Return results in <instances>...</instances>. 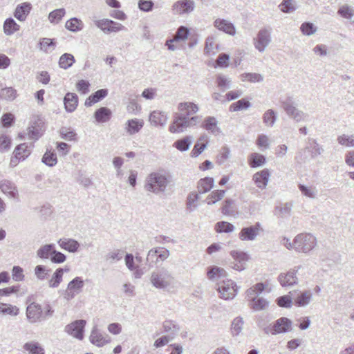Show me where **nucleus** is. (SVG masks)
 <instances>
[{"mask_svg": "<svg viewBox=\"0 0 354 354\" xmlns=\"http://www.w3.org/2000/svg\"><path fill=\"white\" fill-rule=\"evenodd\" d=\"M171 182V176L169 174L162 171H154L146 178L144 188L147 192L159 194L166 191Z\"/></svg>", "mask_w": 354, "mask_h": 354, "instance_id": "f257e3e1", "label": "nucleus"}, {"mask_svg": "<svg viewBox=\"0 0 354 354\" xmlns=\"http://www.w3.org/2000/svg\"><path fill=\"white\" fill-rule=\"evenodd\" d=\"M265 284L257 283L245 292V298L248 302V306L254 311L264 310L268 308L269 301L259 295L265 289Z\"/></svg>", "mask_w": 354, "mask_h": 354, "instance_id": "f03ea898", "label": "nucleus"}, {"mask_svg": "<svg viewBox=\"0 0 354 354\" xmlns=\"http://www.w3.org/2000/svg\"><path fill=\"white\" fill-rule=\"evenodd\" d=\"M149 281L154 288L164 290L173 288L175 283V278L172 272L165 267L152 271Z\"/></svg>", "mask_w": 354, "mask_h": 354, "instance_id": "7ed1b4c3", "label": "nucleus"}, {"mask_svg": "<svg viewBox=\"0 0 354 354\" xmlns=\"http://www.w3.org/2000/svg\"><path fill=\"white\" fill-rule=\"evenodd\" d=\"M201 117L199 115L192 116L184 113H175L174 120L169 127L171 133H182L187 128L196 126L200 122Z\"/></svg>", "mask_w": 354, "mask_h": 354, "instance_id": "20e7f679", "label": "nucleus"}, {"mask_svg": "<svg viewBox=\"0 0 354 354\" xmlns=\"http://www.w3.org/2000/svg\"><path fill=\"white\" fill-rule=\"evenodd\" d=\"M281 107L289 118L296 122H307L309 115L299 109L297 104L292 97H287L281 101Z\"/></svg>", "mask_w": 354, "mask_h": 354, "instance_id": "39448f33", "label": "nucleus"}, {"mask_svg": "<svg viewBox=\"0 0 354 354\" xmlns=\"http://www.w3.org/2000/svg\"><path fill=\"white\" fill-rule=\"evenodd\" d=\"M317 245L315 236L308 233H301L294 239V250L298 252L308 253Z\"/></svg>", "mask_w": 354, "mask_h": 354, "instance_id": "423d86ee", "label": "nucleus"}, {"mask_svg": "<svg viewBox=\"0 0 354 354\" xmlns=\"http://www.w3.org/2000/svg\"><path fill=\"white\" fill-rule=\"evenodd\" d=\"M292 321L285 317L279 318L275 322L266 326H260L266 335H276L286 333L292 330Z\"/></svg>", "mask_w": 354, "mask_h": 354, "instance_id": "0eeeda50", "label": "nucleus"}, {"mask_svg": "<svg viewBox=\"0 0 354 354\" xmlns=\"http://www.w3.org/2000/svg\"><path fill=\"white\" fill-rule=\"evenodd\" d=\"M271 33L272 29L270 28H262L253 38L254 47L259 53H263L272 42Z\"/></svg>", "mask_w": 354, "mask_h": 354, "instance_id": "6e6552de", "label": "nucleus"}, {"mask_svg": "<svg viewBox=\"0 0 354 354\" xmlns=\"http://www.w3.org/2000/svg\"><path fill=\"white\" fill-rule=\"evenodd\" d=\"M218 291L220 297L225 299H232L237 293V286L231 279H225L218 283Z\"/></svg>", "mask_w": 354, "mask_h": 354, "instance_id": "1a4fd4ad", "label": "nucleus"}, {"mask_svg": "<svg viewBox=\"0 0 354 354\" xmlns=\"http://www.w3.org/2000/svg\"><path fill=\"white\" fill-rule=\"evenodd\" d=\"M301 268V266H295L286 272L279 274L278 281L282 287H291L298 283L297 273Z\"/></svg>", "mask_w": 354, "mask_h": 354, "instance_id": "9d476101", "label": "nucleus"}, {"mask_svg": "<svg viewBox=\"0 0 354 354\" xmlns=\"http://www.w3.org/2000/svg\"><path fill=\"white\" fill-rule=\"evenodd\" d=\"M263 231L261 223L257 222L253 225L243 227L239 234V238L243 241H254Z\"/></svg>", "mask_w": 354, "mask_h": 354, "instance_id": "9b49d317", "label": "nucleus"}, {"mask_svg": "<svg viewBox=\"0 0 354 354\" xmlns=\"http://www.w3.org/2000/svg\"><path fill=\"white\" fill-rule=\"evenodd\" d=\"M86 321L84 319L76 320L65 327V331L80 340L84 338V330L86 325Z\"/></svg>", "mask_w": 354, "mask_h": 354, "instance_id": "f8f14e48", "label": "nucleus"}, {"mask_svg": "<svg viewBox=\"0 0 354 354\" xmlns=\"http://www.w3.org/2000/svg\"><path fill=\"white\" fill-rule=\"evenodd\" d=\"M0 189L9 198L18 200L19 197L18 187L16 184L8 179L0 181Z\"/></svg>", "mask_w": 354, "mask_h": 354, "instance_id": "ddd939ff", "label": "nucleus"}, {"mask_svg": "<svg viewBox=\"0 0 354 354\" xmlns=\"http://www.w3.org/2000/svg\"><path fill=\"white\" fill-rule=\"evenodd\" d=\"M230 255L234 259V261L230 263L232 268L241 271L245 269L246 262L248 260V254L242 251L232 250Z\"/></svg>", "mask_w": 354, "mask_h": 354, "instance_id": "4468645a", "label": "nucleus"}, {"mask_svg": "<svg viewBox=\"0 0 354 354\" xmlns=\"http://www.w3.org/2000/svg\"><path fill=\"white\" fill-rule=\"evenodd\" d=\"M84 285V281L81 277H75L68 284L65 298L68 300L73 299L76 295L82 292Z\"/></svg>", "mask_w": 354, "mask_h": 354, "instance_id": "2eb2a0df", "label": "nucleus"}, {"mask_svg": "<svg viewBox=\"0 0 354 354\" xmlns=\"http://www.w3.org/2000/svg\"><path fill=\"white\" fill-rule=\"evenodd\" d=\"M195 8L194 0H179L175 2L172 6L174 14L184 15L192 12Z\"/></svg>", "mask_w": 354, "mask_h": 354, "instance_id": "dca6fc26", "label": "nucleus"}, {"mask_svg": "<svg viewBox=\"0 0 354 354\" xmlns=\"http://www.w3.org/2000/svg\"><path fill=\"white\" fill-rule=\"evenodd\" d=\"M42 316L43 310L39 304L32 302L27 306L26 317L30 323L35 324L41 321Z\"/></svg>", "mask_w": 354, "mask_h": 354, "instance_id": "f3484780", "label": "nucleus"}, {"mask_svg": "<svg viewBox=\"0 0 354 354\" xmlns=\"http://www.w3.org/2000/svg\"><path fill=\"white\" fill-rule=\"evenodd\" d=\"M89 339L93 344L98 347L103 346L111 342V337L106 334L100 333L96 326L93 328Z\"/></svg>", "mask_w": 354, "mask_h": 354, "instance_id": "a211bd4d", "label": "nucleus"}, {"mask_svg": "<svg viewBox=\"0 0 354 354\" xmlns=\"http://www.w3.org/2000/svg\"><path fill=\"white\" fill-rule=\"evenodd\" d=\"M189 32V29L187 27L183 26H180L178 28L174 38L166 41V46H167L168 49L172 51L176 50L177 47L174 45L173 43L185 40L188 37Z\"/></svg>", "mask_w": 354, "mask_h": 354, "instance_id": "6ab92c4d", "label": "nucleus"}, {"mask_svg": "<svg viewBox=\"0 0 354 354\" xmlns=\"http://www.w3.org/2000/svg\"><path fill=\"white\" fill-rule=\"evenodd\" d=\"M57 243L62 249L71 253L77 252L80 248V243L77 241L71 238L59 239L57 241Z\"/></svg>", "mask_w": 354, "mask_h": 354, "instance_id": "aec40b11", "label": "nucleus"}, {"mask_svg": "<svg viewBox=\"0 0 354 354\" xmlns=\"http://www.w3.org/2000/svg\"><path fill=\"white\" fill-rule=\"evenodd\" d=\"M214 26L218 30L225 32L231 36L236 34V28L232 23L224 19L218 18L214 20Z\"/></svg>", "mask_w": 354, "mask_h": 354, "instance_id": "412c9836", "label": "nucleus"}, {"mask_svg": "<svg viewBox=\"0 0 354 354\" xmlns=\"http://www.w3.org/2000/svg\"><path fill=\"white\" fill-rule=\"evenodd\" d=\"M270 177V172L268 169H264L253 175L252 180L259 189H263L266 187Z\"/></svg>", "mask_w": 354, "mask_h": 354, "instance_id": "4be33fe9", "label": "nucleus"}, {"mask_svg": "<svg viewBox=\"0 0 354 354\" xmlns=\"http://www.w3.org/2000/svg\"><path fill=\"white\" fill-rule=\"evenodd\" d=\"M201 127L214 135L221 133V129L218 127V121L213 116L206 117L202 122Z\"/></svg>", "mask_w": 354, "mask_h": 354, "instance_id": "5701e85b", "label": "nucleus"}, {"mask_svg": "<svg viewBox=\"0 0 354 354\" xmlns=\"http://www.w3.org/2000/svg\"><path fill=\"white\" fill-rule=\"evenodd\" d=\"M313 293L310 290H304L299 292L296 297L293 298L294 304L298 307H306L311 301Z\"/></svg>", "mask_w": 354, "mask_h": 354, "instance_id": "b1692460", "label": "nucleus"}, {"mask_svg": "<svg viewBox=\"0 0 354 354\" xmlns=\"http://www.w3.org/2000/svg\"><path fill=\"white\" fill-rule=\"evenodd\" d=\"M32 9V5L29 2H24L19 4L14 12V16L20 21L26 20Z\"/></svg>", "mask_w": 354, "mask_h": 354, "instance_id": "393cba45", "label": "nucleus"}, {"mask_svg": "<svg viewBox=\"0 0 354 354\" xmlns=\"http://www.w3.org/2000/svg\"><path fill=\"white\" fill-rule=\"evenodd\" d=\"M177 113H184L185 115H193L199 111V107L197 104L192 102H180L178 104Z\"/></svg>", "mask_w": 354, "mask_h": 354, "instance_id": "a878e982", "label": "nucleus"}, {"mask_svg": "<svg viewBox=\"0 0 354 354\" xmlns=\"http://www.w3.org/2000/svg\"><path fill=\"white\" fill-rule=\"evenodd\" d=\"M162 328L164 332L168 334L167 336H169L171 340L178 335L180 330V326L171 320H165L162 324Z\"/></svg>", "mask_w": 354, "mask_h": 354, "instance_id": "bb28decb", "label": "nucleus"}, {"mask_svg": "<svg viewBox=\"0 0 354 354\" xmlns=\"http://www.w3.org/2000/svg\"><path fill=\"white\" fill-rule=\"evenodd\" d=\"M64 103L67 112H73L78 104V97L75 93H67L64 98Z\"/></svg>", "mask_w": 354, "mask_h": 354, "instance_id": "cd10ccee", "label": "nucleus"}, {"mask_svg": "<svg viewBox=\"0 0 354 354\" xmlns=\"http://www.w3.org/2000/svg\"><path fill=\"white\" fill-rule=\"evenodd\" d=\"M149 120L154 126L163 127L167 122V115L165 112L155 111L150 114Z\"/></svg>", "mask_w": 354, "mask_h": 354, "instance_id": "c85d7f7f", "label": "nucleus"}, {"mask_svg": "<svg viewBox=\"0 0 354 354\" xmlns=\"http://www.w3.org/2000/svg\"><path fill=\"white\" fill-rule=\"evenodd\" d=\"M108 95V90L102 88L97 90L94 93L91 95L85 101V106H91L93 104L97 103L106 97Z\"/></svg>", "mask_w": 354, "mask_h": 354, "instance_id": "c756f323", "label": "nucleus"}, {"mask_svg": "<svg viewBox=\"0 0 354 354\" xmlns=\"http://www.w3.org/2000/svg\"><path fill=\"white\" fill-rule=\"evenodd\" d=\"M24 350L27 354H45L44 348L37 342H28L23 346Z\"/></svg>", "mask_w": 354, "mask_h": 354, "instance_id": "7c9ffc66", "label": "nucleus"}, {"mask_svg": "<svg viewBox=\"0 0 354 354\" xmlns=\"http://www.w3.org/2000/svg\"><path fill=\"white\" fill-rule=\"evenodd\" d=\"M55 250L53 243L44 245L37 250V256L42 259H50Z\"/></svg>", "mask_w": 354, "mask_h": 354, "instance_id": "2f4dec72", "label": "nucleus"}, {"mask_svg": "<svg viewBox=\"0 0 354 354\" xmlns=\"http://www.w3.org/2000/svg\"><path fill=\"white\" fill-rule=\"evenodd\" d=\"M20 26L11 17L5 20L3 26V32L7 36H10L18 31Z\"/></svg>", "mask_w": 354, "mask_h": 354, "instance_id": "473e14b6", "label": "nucleus"}, {"mask_svg": "<svg viewBox=\"0 0 354 354\" xmlns=\"http://www.w3.org/2000/svg\"><path fill=\"white\" fill-rule=\"evenodd\" d=\"M143 121L138 119L129 120L126 123V130L129 135H133L139 132L143 127Z\"/></svg>", "mask_w": 354, "mask_h": 354, "instance_id": "72a5a7b5", "label": "nucleus"}, {"mask_svg": "<svg viewBox=\"0 0 354 354\" xmlns=\"http://www.w3.org/2000/svg\"><path fill=\"white\" fill-rule=\"evenodd\" d=\"M31 153L30 147L26 143L19 145L15 149V158L16 159L24 160Z\"/></svg>", "mask_w": 354, "mask_h": 354, "instance_id": "f704fd0d", "label": "nucleus"}, {"mask_svg": "<svg viewBox=\"0 0 354 354\" xmlns=\"http://www.w3.org/2000/svg\"><path fill=\"white\" fill-rule=\"evenodd\" d=\"M207 276L209 280H214L226 277L227 272L223 268L214 266L207 268Z\"/></svg>", "mask_w": 354, "mask_h": 354, "instance_id": "c9c22d12", "label": "nucleus"}, {"mask_svg": "<svg viewBox=\"0 0 354 354\" xmlns=\"http://www.w3.org/2000/svg\"><path fill=\"white\" fill-rule=\"evenodd\" d=\"M69 269L57 268L53 273L52 278L48 281L50 288H57L62 281L64 271L68 272Z\"/></svg>", "mask_w": 354, "mask_h": 354, "instance_id": "e433bc0d", "label": "nucleus"}, {"mask_svg": "<svg viewBox=\"0 0 354 354\" xmlns=\"http://www.w3.org/2000/svg\"><path fill=\"white\" fill-rule=\"evenodd\" d=\"M207 146V136H201L196 143L195 144L192 152L191 156L192 157L198 156L203 150L206 148Z\"/></svg>", "mask_w": 354, "mask_h": 354, "instance_id": "4c0bfd02", "label": "nucleus"}, {"mask_svg": "<svg viewBox=\"0 0 354 354\" xmlns=\"http://www.w3.org/2000/svg\"><path fill=\"white\" fill-rule=\"evenodd\" d=\"M111 115V111L106 107H101L97 109L94 114L97 122L104 123L109 120Z\"/></svg>", "mask_w": 354, "mask_h": 354, "instance_id": "58836bf2", "label": "nucleus"}, {"mask_svg": "<svg viewBox=\"0 0 354 354\" xmlns=\"http://www.w3.org/2000/svg\"><path fill=\"white\" fill-rule=\"evenodd\" d=\"M65 27L67 30L75 32L83 29L84 24L81 19L73 17L66 22Z\"/></svg>", "mask_w": 354, "mask_h": 354, "instance_id": "ea45409f", "label": "nucleus"}, {"mask_svg": "<svg viewBox=\"0 0 354 354\" xmlns=\"http://www.w3.org/2000/svg\"><path fill=\"white\" fill-rule=\"evenodd\" d=\"M262 119L266 127H272L277 120V113L273 109H268L263 113Z\"/></svg>", "mask_w": 354, "mask_h": 354, "instance_id": "a19ab883", "label": "nucleus"}, {"mask_svg": "<svg viewBox=\"0 0 354 354\" xmlns=\"http://www.w3.org/2000/svg\"><path fill=\"white\" fill-rule=\"evenodd\" d=\"M248 162L251 167L255 168L263 165L266 162V158L260 153H252L249 156Z\"/></svg>", "mask_w": 354, "mask_h": 354, "instance_id": "79ce46f5", "label": "nucleus"}, {"mask_svg": "<svg viewBox=\"0 0 354 354\" xmlns=\"http://www.w3.org/2000/svg\"><path fill=\"white\" fill-rule=\"evenodd\" d=\"M192 142V136H185V138L176 140L174 143V146L181 151H185L189 149L191 144Z\"/></svg>", "mask_w": 354, "mask_h": 354, "instance_id": "37998d69", "label": "nucleus"}, {"mask_svg": "<svg viewBox=\"0 0 354 354\" xmlns=\"http://www.w3.org/2000/svg\"><path fill=\"white\" fill-rule=\"evenodd\" d=\"M214 185V179L210 177H206L200 180L198 183V191L200 193H206L209 192L212 187Z\"/></svg>", "mask_w": 354, "mask_h": 354, "instance_id": "c03bdc74", "label": "nucleus"}, {"mask_svg": "<svg viewBox=\"0 0 354 354\" xmlns=\"http://www.w3.org/2000/svg\"><path fill=\"white\" fill-rule=\"evenodd\" d=\"M337 14L346 19L351 20L354 16V8L347 4H344L339 8Z\"/></svg>", "mask_w": 354, "mask_h": 354, "instance_id": "a18cd8bd", "label": "nucleus"}, {"mask_svg": "<svg viewBox=\"0 0 354 354\" xmlns=\"http://www.w3.org/2000/svg\"><path fill=\"white\" fill-rule=\"evenodd\" d=\"M75 62L74 56L69 53L63 54L59 60V66L64 69H68Z\"/></svg>", "mask_w": 354, "mask_h": 354, "instance_id": "49530a36", "label": "nucleus"}, {"mask_svg": "<svg viewBox=\"0 0 354 354\" xmlns=\"http://www.w3.org/2000/svg\"><path fill=\"white\" fill-rule=\"evenodd\" d=\"M19 313V309L16 306L0 303V313L11 316H17Z\"/></svg>", "mask_w": 354, "mask_h": 354, "instance_id": "de8ad7c7", "label": "nucleus"}, {"mask_svg": "<svg viewBox=\"0 0 354 354\" xmlns=\"http://www.w3.org/2000/svg\"><path fill=\"white\" fill-rule=\"evenodd\" d=\"M241 80L243 82H250L252 83L261 82L263 80V76L256 73H245L241 75Z\"/></svg>", "mask_w": 354, "mask_h": 354, "instance_id": "09e8293b", "label": "nucleus"}, {"mask_svg": "<svg viewBox=\"0 0 354 354\" xmlns=\"http://www.w3.org/2000/svg\"><path fill=\"white\" fill-rule=\"evenodd\" d=\"M41 162L48 167H53L57 163V155L50 151H46L44 154Z\"/></svg>", "mask_w": 354, "mask_h": 354, "instance_id": "8fccbe9b", "label": "nucleus"}, {"mask_svg": "<svg viewBox=\"0 0 354 354\" xmlns=\"http://www.w3.org/2000/svg\"><path fill=\"white\" fill-rule=\"evenodd\" d=\"M55 44V39L49 38H43L39 42L40 49L46 53H48L54 50Z\"/></svg>", "mask_w": 354, "mask_h": 354, "instance_id": "3c124183", "label": "nucleus"}, {"mask_svg": "<svg viewBox=\"0 0 354 354\" xmlns=\"http://www.w3.org/2000/svg\"><path fill=\"white\" fill-rule=\"evenodd\" d=\"M299 191L301 192V194L308 198H315L316 197V195L317 194V190L315 188V187L313 186H306L302 184H299L298 185Z\"/></svg>", "mask_w": 354, "mask_h": 354, "instance_id": "603ef678", "label": "nucleus"}, {"mask_svg": "<svg viewBox=\"0 0 354 354\" xmlns=\"http://www.w3.org/2000/svg\"><path fill=\"white\" fill-rule=\"evenodd\" d=\"M216 84L222 91H225L231 87V80L225 75H218L216 77Z\"/></svg>", "mask_w": 354, "mask_h": 354, "instance_id": "864d4df0", "label": "nucleus"}, {"mask_svg": "<svg viewBox=\"0 0 354 354\" xmlns=\"http://www.w3.org/2000/svg\"><path fill=\"white\" fill-rule=\"evenodd\" d=\"M280 9L283 12H292L297 9L296 2L295 0H283L279 5Z\"/></svg>", "mask_w": 354, "mask_h": 354, "instance_id": "5fc2aeb1", "label": "nucleus"}, {"mask_svg": "<svg viewBox=\"0 0 354 354\" xmlns=\"http://www.w3.org/2000/svg\"><path fill=\"white\" fill-rule=\"evenodd\" d=\"M250 106V103L245 99H241L230 106V111L234 112L243 109H247Z\"/></svg>", "mask_w": 354, "mask_h": 354, "instance_id": "6e6d98bb", "label": "nucleus"}, {"mask_svg": "<svg viewBox=\"0 0 354 354\" xmlns=\"http://www.w3.org/2000/svg\"><path fill=\"white\" fill-rule=\"evenodd\" d=\"M225 192L224 190H215L212 192L207 198V203L212 205L217 201L221 200L225 196Z\"/></svg>", "mask_w": 354, "mask_h": 354, "instance_id": "4d7b16f0", "label": "nucleus"}, {"mask_svg": "<svg viewBox=\"0 0 354 354\" xmlns=\"http://www.w3.org/2000/svg\"><path fill=\"white\" fill-rule=\"evenodd\" d=\"M66 12L64 8L56 9L48 15V19L51 23L58 24L64 16Z\"/></svg>", "mask_w": 354, "mask_h": 354, "instance_id": "13d9d810", "label": "nucleus"}, {"mask_svg": "<svg viewBox=\"0 0 354 354\" xmlns=\"http://www.w3.org/2000/svg\"><path fill=\"white\" fill-rule=\"evenodd\" d=\"M215 230L217 232L221 233V232H233L234 230V226L225 221H220L216 223L215 225Z\"/></svg>", "mask_w": 354, "mask_h": 354, "instance_id": "bf43d9fd", "label": "nucleus"}, {"mask_svg": "<svg viewBox=\"0 0 354 354\" xmlns=\"http://www.w3.org/2000/svg\"><path fill=\"white\" fill-rule=\"evenodd\" d=\"M317 28L311 22H304L300 30L304 35L310 36L317 32Z\"/></svg>", "mask_w": 354, "mask_h": 354, "instance_id": "052dcab7", "label": "nucleus"}, {"mask_svg": "<svg viewBox=\"0 0 354 354\" xmlns=\"http://www.w3.org/2000/svg\"><path fill=\"white\" fill-rule=\"evenodd\" d=\"M337 142L339 145L347 147H354V136H347L345 134L337 137Z\"/></svg>", "mask_w": 354, "mask_h": 354, "instance_id": "680f3d73", "label": "nucleus"}, {"mask_svg": "<svg viewBox=\"0 0 354 354\" xmlns=\"http://www.w3.org/2000/svg\"><path fill=\"white\" fill-rule=\"evenodd\" d=\"M243 320L242 317H237L234 319L232 323V333L233 335H238L242 330Z\"/></svg>", "mask_w": 354, "mask_h": 354, "instance_id": "e2e57ef3", "label": "nucleus"}, {"mask_svg": "<svg viewBox=\"0 0 354 354\" xmlns=\"http://www.w3.org/2000/svg\"><path fill=\"white\" fill-rule=\"evenodd\" d=\"M17 91L12 87L4 88L0 91V97L8 100H13L16 97Z\"/></svg>", "mask_w": 354, "mask_h": 354, "instance_id": "0e129e2a", "label": "nucleus"}, {"mask_svg": "<svg viewBox=\"0 0 354 354\" xmlns=\"http://www.w3.org/2000/svg\"><path fill=\"white\" fill-rule=\"evenodd\" d=\"M276 301L279 306L287 308H290L294 302L289 295L281 296L277 299Z\"/></svg>", "mask_w": 354, "mask_h": 354, "instance_id": "69168bd1", "label": "nucleus"}, {"mask_svg": "<svg viewBox=\"0 0 354 354\" xmlns=\"http://www.w3.org/2000/svg\"><path fill=\"white\" fill-rule=\"evenodd\" d=\"M50 270L44 265H38L35 268V274L39 280H44Z\"/></svg>", "mask_w": 354, "mask_h": 354, "instance_id": "338daca9", "label": "nucleus"}, {"mask_svg": "<svg viewBox=\"0 0 354 354\" xmlns=\"http://www.w3.org/2000/svg\"><path fill=\"white\" fill-rule=\"evenodd\" d=\"M198 199V196L196 193H191L187 198V207L189 211H193L197 206L196 202Z\"/></svg>", "mask_w": 354, "mask_h": 354, "instance_id": "774afa93", "label": "nucleus"}]
</instances>
